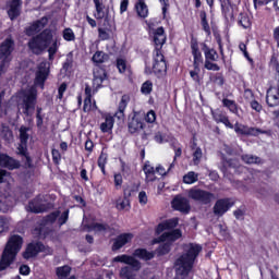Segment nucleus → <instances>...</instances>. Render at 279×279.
Wrapping results in <instances>:
<instances>
[{
    "instance_id": "1",
    "label": "nucleus",
    "mask_w": 279,
    "mask_h": 279,
    "mask_svg": "<svg viewBox=\"0 0 279 279\" xmlns=\"http://www.w3.org/2000/svg\"><path fill=\"white\" fill-rule=\"evenodd\" d=\"M183 250L185 253L174 263L175 279H191L189 278V274L191 269H193L195 258H197L199 252H202V245L190 243L185 244Z\"/></svg>"
},
{
    "instance_id": "2",
    "label": "nucleus",
    "mask_w": 279,
    "mask_h": 279,
    "mask_svg": "<svg viewBox=\"0 0 279 279\" xmlns=\"http://www.w3.org/2000/svg\"><path fill=\"white\" fill-rule=\"evenodd\" d=\"M154 43H155V51H154V63L153 71L156 75H162L167 73V60H165V54H162V45L167 43V35H165V28L158 27L154 33Z\"/></svg>"
},
{
    "instance_id": "3",
    "label": "nucleus",
    "mask_w": 279,
    "mask_h": 279,
    "mask_svg": "<svg viewBox=\"0 0 279 279\" xmlns=\"http://www.w3.org/2000/svg\"><path fill=\"white\" fill-rule=\"evenodd\" d=\"M21 247H23V238L21 235H12L7 243L0 259V271H5V269L14 263L16 254L21 252Z\"/></svg>"
},
{
    "instance_id": "4",
    "label": "nucleus",
    "mask_w": 279,
    "mask_h": 279,
    "mask_svg": "<svg viewBox=\"0 0 279 279\" xmlns=\"http://www.w3.org/2000/svg\"><path fill=\"white\" fill-rule=\"evenodd\" d=\"M113 263H123L126 266H123L119 276L121 279H135L137 271H141L143 265L136 257L132 255H118L113 258Z\"/></svg>"
},
{
    "instance_id": "5",
    "label": "nucleus",
    "mask_w": 279,
    "mask_h": 279,
    "mask_svg": "<svg viewBox=\"0 0 279 279\" xmlns=\"http://www.w3.org/2000/svg\"><path fill=\"white\" fill-rule=\"evenodd\" d=\"M38 97V92L36 88L31 87L29 89L22 93L17 104L19 110H22L25 117H32L34 110H36V99Z\"/></svg>"
},
{
    "instance_id": "6",
    "label": "nucleus",
    "mask_w": 279,
    "mask_h": 279,
    "mask_svg": "<svg viewBox=\"0 0 279 279\" xmlns=\"http://www.w3.org/2000/svg\"><path fill=\"white\" fill-rule=\"evenodd\" d=\"M51 40H53L51 31L45 29L28 43V47L33 53H43L51 45Z\"/></svg>"
},
{
    "instance_id": "7",
    "label": "nucleus",
    "mask_w": 279,
    "mask_h": 279,
    "mask_svg": "<svg viewBox=\"0 0 279 279\" xmlns=\"http://www.w3.org/2000/svg\"><path fill=\"white\" fill-rule=\"evenodd\" d=\"M181 236L182 231H180V229H175L171 232H165L157 240H155V243H163L157 248V254L159 256H165V254H169V252H171V243H173V241H178V239H180Z\"/></svg>"
},
{
    "instance_id": "8",
    "label": "nucleus",
    "mask_w": 279,
    "mask_h": 279,
    "mask_svg": "<svg viewBox=\"0 0 279 279\" xmlns=\"http://www.w3.org/2000/svg\"><path fill=\"white\" fill-rule=\"evenodd\" d=\"M19 132L20 144L17 146V155L22 156L25 167H32V157H29V151L27 150V141H29V132H32V129L21 126Z\"/></svg>"
},
{
    "instance_id": "9",
    "label": "nucleus",
    "mask_w": 279,
    "mask_h": 279,
    "mask_svg": "<svg viewBox=\"0 0 279 279\" xmlns=\"http://www.w3.org/2000/svg\"><path fill=\"white\" fill-rule=\"evenodd\" d=\"M187 197L197 202V204H203L208 206V204L215 202V195L206 190L199 187H192L187 191Z\"/></svg>"
},
{
    "instance_id": "10",
    "label": "nucleus",
    "mask_w": 279,
    "mask_h": 279,
    "mask_svg": "<svg viewBox=\"0 0 279 279\" xmlns=\"http://www.w3.org/2000/svg\"><path fill=\"white\" fill-rule=\"evenodd\" d=\"M50 208L51 204L47 202L45 196L39 195L28 203L26 210H29V213H35L36 215H38L40 213H47V210H49Z\"/></svg>"
},
{
    "instance_id": "11",
    "label": "nucleus",
    "mask_w": 279,
    "mask_h": 279,
    "mask_svg": "<svg viewBox=\"0 0 279 279\" xmlns=\"http://www.w3.org/2000/svg\"><path fill=\"white\" fill-rule=\"evenodd\" d=\"M232 206H234V201H232V198H220L214 205V215L216 217H223Z\"/></svg>"
},
{
    "instance_id": "12",
    "label": "nucleus",
    "mask_w": 279,
    "mask_h": 279,
    "mask_svg": "<svg viewBox=\"0 0 279 279\" xmlns=\"http://www.w3.org/2000/svg\"><path fill=\"white\" fill-rule=\"evenodd\" d=\"M47 75H49V64L47 62L39 63L35 78L36 86L45 88V81L47 80Z\"/></svg>"
},
{
    "instance_id": "13",
    "label": "nucleus",
    "mask_w": 279,
    "mask_h": 279,
    "mask_svg": "<svg viewBox=\"0 0 279 279\" xmlns=\"http://www.w3.org/2000/svg\"><path fill=\"white\" fill-rule=\"evenodd\" d=\"M172 208L179 210L180 213L189 214L191 211V203H189L186 197L175 196L172 201Z\"/></svg>"
},
{
    "instance_id": "14",
    "label": "nucleus",
    "mask_w": 279,
    "mask_h": 279,
    "mask_svg": "<svg viewBox=\"0 0 279 279\" xmlns=\"http://www.w3.org/2000/svg\"><path fill=\"white\" fill-rule=\"evenodd\" d=\"M234 132L236 134H242L244 136H258V134H265V132L260 129L250 128L247 125L235 123Z\"/></svg>"
},
{
    "instance_id": "15",
    "label": "nucleus",
    "mask_w": 279,
    "mask_h": 279,
    "mask_svg": "<svg viewBox=\"0 0 279 279\" xmlns=\"http://www.w3.org/2000/svg\"><path fill=\"white\" fill-rule=\"evenodd\" d=\"M14 51V39L8 37L0 44V58H12Z\"/></svg>"
},
{
    "instance_id": "16",
    "label": "nucleus",
    "mask_w": 279,
    "mask_h": 279,
    "mask_svg": "<svg viewBox=\"0 0 279 279\" xmlns=\"http://www.w3.org/2000/svg\"><path fill=\"white\" fill-rule=\"evenodd\" d=\"M48 23L49 20L47 17H41L40 20L35 21L25 29L26 36H34V34H38V32L45 29Z\"/></svg>"
},
{
    "instance_id": "17",
    "label": "nucleus",
    "mask_w": 279,
    "mask_h": 279,
    "mask_svg": "<svg viewBox=\"0 0 279 279\" xmlns=\"http://www.w3.org/2000/svg\"><path fill=\"white\" fill-rule=\"evenodd\" d=\"M0 167H4L12 171L14 169H19V167H21V162L5 154H0Z\"/></svg>"
},
{
    "instance_id": "18",
    "label": "nucleus",
    "mask_w": 279,
    "mask_h": 279,
    "mask_svg": "<svg viewBox=\"0 0 279 279\" xmlns=\"http://www.w3.org/2000/svg\"><path fill=\"white\" fill-rule=\"evenodd\" d=\"M45 250V245L43 243H32L27 246L26 251L23 254V257L27 259L34 258V256H37L39 252H43Z\"/></svg>"
},
{
    "instance_id": "19",
    "label": "nucleus",
    "mask_w": 279,
    "mask_h": 279,
    "mask_svg": "<svg viewBox=\"0 0 279 279\" xmlns=\"http://www.w3.org/2000/svg\"><path fill=\"white\" fill-rule=\"evenodd\" d=\"M21 5H23V2L21 0H11L9 2L8 15L11 21H14V19L21 16Z\"/></svg>"
},
{
    "instance_id": "20",
    "label": "nucleus",
    "mask_w": 279,
    "mask_h": 279,
    "mask_svg": "<svg viewBox=\"0 0 279 279\" xmlns=\"http://www.w3.org/2000/svg\"><path fill=\"white\" fill-rule=\"evenodd\" d=\"M145 128V122H143V119H141L137 116H134L130 121H129V132L131 134H136V132H141Z\"/></svg>"
},
{
    "instance_id": "21",
    "label": "nucleus",
    "mask_w": 279,
    "mask_h": 279,
    "mask_svg": "<svg viewBox=\"0 0 279 279\" xmlns=\"http://www.w3.org/2000/svg\"><path fill=\"white\" fill-rule=\"evenodd\" d=\"M128 104H130V97L125 95L122 96L119 102L118 111L114 114L116 119H118L119 121H123L125 119L124 112H125V109L128 108Z\"/></svg>"
},
{
    "instance_id": "22",
    "label": "nucleus",
    "mask_w": 279,
    "mask_h": 279,
    "mask_svg": "<svg viewBox=\"0 0 279 279\" xmlns=\"http://www.w3.org/2000/svg\"><path fill=\"white\" fill-rule=\"evenodd\" d=\"M132 239H134V234L132 233L120 234L113 243V250H121V247H123L124 245H128V243H130Z\"/></svg>"
},
{
    "instance_id": "23",
    "label": "nucleus",
    "mask_w": 279,
    "mask_h": 279,
    "mask_svg": "<svg viewBox=\"0 0 279 279\" xmlns=\"http://www.w3.org/2000/svg\"><path fill=\"white\" fill-rule=\"evenodd\" d=\"M14 206V198L10 195L0 194V213H8Z\"/></svg>"
},
{
    "instance_id": "24",
    "label": "nucleus",
    "mask_w": 279,
    "mask_h": 279,
    "mask_svg": "<svg viewBox=\"0 0 279 279\" xmlns=\"http://www.w3.org/2000/svg\"><path fill=\"white\" fill-rule=\"evenodd\" d=\"M191 49L194 58V63H193L194 69L198 71L199 65L202 64V62H204V59L202 58V52L199 51V46H197V43H192Z\"/></svg>"
},
{
    "instance_id": "25",
    "label": "nucleus",
    "mask_w": 279,
    "mask_h": 279,
    "mask_svg": "<svg viewBox=\"0 0 279 279\" xmlns=\"http://www.w3.org/2000/svg\"><path fill=\"white\" fill-rule=\"evenodd\" d=\"M107 77L106 70L97 69L94 71V86H96V88H101V84H104V81H106Z\"/></svg>"
},
{
    "instance_id": "26",
    "label": "nucleus",
    "mask_w": 279,
    "mask_h": 279,
    "mask_svg": "<svg viewBox=\"0 0 279 279\" xmlns=\"http://www.w3.org/2000/svg\"><path fill=\"white\" fill-rule=\"evenodd\" d=\"M266 104H268L270 108H276V106H279V78H278V92L274 94L271 93V90H268L266 95Z\"/></svg>"
},
{
    "instance_id": "27",
    "label": "nucleus",
    "mask_w": 279,
    "mask_h": 279,
    "mask_svg": "<svg viewBox=\"0 0 279 279\" xmlns=\"http://www.w3.org/2000/svg\"><path fill=\"white\" fill-rule=\"evenodd\" d=\"M177 226H178V218L166 220L165 222L158 225L157 233L160 234V232H165V230H173V228H175Z\"/></svg>"
},
{
    "instance_id": "28",
    "label": "nucleus",
    "mask_w": 279,
    "mask_h": 279,
    "mask_svg": "<svg viewBox=\"0 0 279 279\" xmlns=\"http://www.w3.org/2000/svg\"><path fill=\"white\" fill-rule=\"evenodd\" d=\"M95 8H96V14L95 17L98 20L106 19L107 12H106V5H104V2L101 0H93Z\"/></svg>"
},
{
    "instance_id": "29",
    "label": "nucleus",
    "mask_w": 279,
    "mask_h": 279,
    "mask_svg": "<svg viewBox=\"0 0 279 279\" xmlns=\"http://www.w3.org/2000/svg\"><path fill=\"white\" fill-rule=\"evenodd\" d=\"M135 9L137 15L141 19H147V16L149 15V9L147 8V4L143 0H138V2L135 4Z\"/></svg>"
},
{
    "instance_id": "30",
    "label": "nucleus",
    "mask_w": 279,
    "mask_h": 279,
    "mask_svg": "<svg viewBox=\"0 0 279 279\" xmlns=\"http://www.w3.org/2000/svg\"><path fill=\"white\" fill-rule=\"evenodd\" d=\"M213 117L215 119L216 123H223V125H226V128H230L231 130L234 128V125H232V123H230V120L228 119V117H226V114L216 111L213 113Z\"/></svg>"
},
{
    "instance_id": "31",
    "label": "nucleus",
    "mask_w": 279,
    "mask_h": 279,
    "mask_svg": "<svg viewBox=\"0 0 279 279\" xmlns=\"http://www.w3.org/2000/svg\"><path fill=\"white\" fill-rule=\"evenodd\" d=\"M133 256L141 258L142 260H151V258H154V252H148L145 248H136Z\"/></svg>"
},
{
    "instance_id": "32",
    "label": "nucleus",
    "mask_w": 279,
    "mask_h": 279,
    "mask_svg": "<svg viewBox=\"0 0 279 279\" xmlns=\"http://www.w3.org/2000/svg\"><path fill=\"white\" fill-rule=\"evenodd\" d=\"M110 226L107 223L94 222L88 226V232H108Z\"/></svg>"
},
{
    "instance_id": "33",
    "label": "nucleus",
    "mask_w": 279,
    "mask_h": 279,
    "mask_svg": "<svg viewBox=\"0 0 279 279\" xmlns=\"http://www.w3.org/2000/svg\"><path fill=\"white\" fill-rule=\"evenodd\" d=\"M205 48V62H217L219 59V54H217V51L215 49H210L204 45Z\"/></svg>"
},
{
    "instance_id": "34",
    "label": "nucleus",
    "mask_w": 279,
    "mask_h": 279,
    "mask_svg": "<svg viewBox=\"0 0 279 279\" xmlns=\"http://www.w3.org/2000/svg\"><path fill=\"white\" fill-rule=\"evenodd\" d=\"M114 128V118L107 116L105 122L100 124L101 132H110Z\"/></svg>"
},
{
    "instance_id": "35",
    "label": "nucleus",
    "mask_w": 279,
    "mask_h": 279,
    "mask_svg": "<svg viewBox=\"0 0 279 279\" xmlns=\"http://www.w3.org/2000/svg\"><path fill=\"white\" fill-rule=\"evenodd\" d=\"M239 25L244 29H250L252 27V20H250V15L245 13H241L239 15Z\"/></svg>"
},
{
    "instance_id": "36",
    "label": "nucleus",
    "mask_w": 279,
    "mask_h": 279,
    "mask_svg": "<svg viewBox=\"0 0 279 279\" xmlns=\"http://www.w3.org/2000/svg\"><path fill=\"white\" fill-rule=\"evenodd\" d=\"M222 104L225 108H228V110H230V112H232L233 114H239V106H236V102L234 100L225 98L222 99Z\"/></svg>"
},
{
    "instance_id": "37",
    "label": "nucleus",
    "mask_w": 279,
    "mask_h": 279,
    "mask_svg": "<svg viewBox=\"0 0 279 279\" xmlns=\"http://www.w3.org/2000/svg\"><path fill=\"white\" fill-rule=\"evenodd\" d=\"M56 274L59 279H66L71 275V267L70 266H61L56 269Z\"/></svg>"
},
{
    "instance_id": "38",
    "label": "nucleus",
    "mask_w": 279,
    "mask_h": 279,
    "mask_svg": "<svg viewBox=\"0 0 279 279\" xmlns=\"http://www.w3.org/2000/svg\"><path fill=\"white\" fill-rule=\"evenodd\" d=\"M197 180H199V174L194 171H190L183 177L184 184H195Z\"/></svg>"
},
{
    "instance_id": "39",
    "label": "nucleus",
    "mask_w": 279,
    "mask_h": 279,
    "mask_svg": "<svg viewBox=\"0 0 279 279\" xmlns=\"http://www.w3.org/2000/svg\"><path fill=\"white\" fill-rule=\"evenodd\" d=\"M10 62H12V58L0 57V75L8 73Z\"/></svg>"
},
{
    "instance_id": "40",
    "label": "nucleus",
    "mask_w": 279,
    "mask_h": 279,
    "mask_svg": "<svg viewBox=\"0 0 279 279\" xmlns=\"http://www.w3.org/2000/svg\"><path fill=\"white\" fill-rule=\"evenodd\" d=\"M242 160L246 165H260V157L253 155H242Z\"/></svg>"
},
{
    "instance_id": "41",
    "label": "nucleus",
    "mask_w": 279,
    "mask_h": 279,
    "mask_svg": "<svg viewBox=\"0 0 279 279\" xmlns=\"http://www.w3.org/2000/svg\"><path fill=\"white\" fill-rule=\"evenodd\" d=\"M58 217H60V211H53L50 215L46 216L44 218V225L45 226H49L51 223H56V220L58 219Z\"/></svg>"
},
{
    "instance_id": "42",
    "label": "nucleus",
    "mask_w": 279,
    "mask_h": 279,
    "mask_svg": "<svg viewBox=\"0 0 279 279\" xmlns=\"http://www.w3.org/2000/svg\"><path fill=\"white\" fill-rule=\"evenodd\" d=\"M93 62L96 64H102L105 60H108V54L104 53L102 51H97L92 58Z\"/></svg>"
},
{
    "instance_id": "43",
    "label": "nucleus",
    "mask_w": 279,
    "mask_h": 279,
    "mask_svg": "<svg viewBox=\"0 0 279 279\" xmlns=\"http://www.w3.org/2000/svg\"><path fill=\"white\" fill-rule=\"evenodd\" d=\"M151 90H154V83H151V81H146L145 83H143L141 87V93L143 95H150Z\"/></svg>"
},
{
    "instance_id": "44",
    "label": "nucleus",
    "mask_w": 279,
    "mask_h": 279,
    "mask_svg": "<svg viewBox=\"0 0 279 279\" xmlns=\"http://www.w3.org/2000/svg\"><path fill=\"white\" fill-rule=\"evenodd\" d=\"M71 69H73V54L69 53L65 62L63 63L62 71H64V73H69Z\"/></svg>"
},
{
    "instance_id": "45",
    "label": "nucleus",
    "mask_w": 279,
    "mask_h": 279,
    "mask_svg": "<svg viewBox=\"0 0 279 279\" xmlns=\"http://www.w3.org/2000/svg\"><path fill=\"white\" fill-rule=\"evenodd\" d=\"M221 8L226 19H232V16H234V13L232 12V5L228 3H222Z\"/></svg>"
},
{
    "instance_id": "46",
    "label": "nucleus",
    "mask_w": 279,
    "mask_h": 279,
    "mask_svg": "<svg viewBox=\"0 0 279 279\" xmlns=\"http://www.w3.org/2000/svg\"><path fill=\"white\" fill-rule=\"evenodd\" d=\"M107 162H108V155L102 153L98 158V167L101 169L102 173H106Z\"/></svg>"
},
{
    "instance_id": "47",
    "label": "nucleus",
    "mask_w": 279,
    "mask_h": 279,
    "mask_svg": "<svg viewBox=\"0 0 279 279\" xmlns=\"http://www.w3.org/2000/svg\"><path fill=\"white\" fill-rule=\"evenodd\" d=\"M10 228V218L0 217V234L7 232Z\"/></svg>"
},
{
    "instance_id": "48",
    "label": "nucleus",
    "mask_w": 279,
    "mask_h": 279,
    "mask_svg": "<svg viewBox=\"0 0 279 279\" xmlns=\"http://www.w3.org/2000/svg\"><path fill=\"white\" fill-rule=\"evenodd\" d=\"M63 38L68 43H71V41L75 40V33H73V29H71V28H65L63 31Z\"/></svg>"
},
{
    "instance_id": "49",
    "label": "nucleus",
    "mask_w": 279,
    "mask_h": 279,
    "mask_svg": "<svg viewBox=\"0 0 279 279\" xmlns=\"http://www.w3.org/2000/svg\"><path fill=\"white\" fill-rule=\"evenodd\" d=\"M117 208H118V210H125V209L130 208V199L123 198L121 201H118Z\"/></svg>"
},
{
    "instance_id": "50",
    "label": "nucleus",
    "mask_w": 279,
    "mask_h": 279,
    "mask_svg": "<svg viewBox=\"0 0 279 279\" xmlns=\"http://www.w3.org/2000/svg\"><path fill=\"white\" fill-rule=\"evenodd\" d=\"M202 148L197 147L193 153V162L194 165H199V161L202 160Z\"/></svg>"
},
{
    "instance_id": "51",
    "label": "nucleus",
    "mask_w": 279,
    "mask_h": 279,
    "mask_svg": "<svg viewBox=\"0 0 279 279\" xmlns=\"http://www.w3.org/2000/svg\"><path fill=\"white\" fill-rule=\"evenodd\" d=\"M210 80L214 82V84H217V86H223V75L222 74H215L210 76Z\"/></svg>"
},
{
    "instance_id": "52",
    "label": "nucleus",
    "mask_w": 279,
    "mask_h": 279,
    "mask_svg": "<svg viewBox=\"0 0 279 279\" xmlns=\"http://www.w3.org/2000/svg\"><path fill=\"white\" fill-rule=\"evenodd\" d=\"M117 69L119 70V73H125V69H128V63L123 59L117 60Z\"/></svg>"
},
{
    "instance_id": "53",
    "label": "nucleus",
    "mask_w": 279,
    "mask_h": 279,
    "mask_svg": "<svg viewBox=\"0 0 279 279\" xmlns=\"http://www.w3.org/2000/svg\"><path fill=\"white\" fill-rule=\"evenodd\" d=\"M48 52H49V60H53V56L58 53V43L54 41L48 49Z\"/></svg>"
},
{
    "instance_id": "54",
    "label": "nucleus",
    "mask_w": 279,
    "mask_h": 279,
    "mask_svg": "<svg viewBox=\"0 0 279 279\" xmlns=\"http://www.w3.org/2000/svg\"><path fill=\"white\" fill-rule=\"evenodd\" d=\"M145 121L147 123H155L156 122V111H154V110L148 111L145 117Z\"/></svg>"
},
{
    "instance_id": "55",
    "label": "nucleus",
    "mask_w": 279,
    "mask_h": 279,
    "mask_svg": "<svg viewBox=\"0 0 279 279\" xmlns=\"http://www.w3.org/2000/svg\"><path fill=\"white\" fill-rule=\"evenodd\" d=\"M205 69H207V71H219L221 68H219L217 63L205 61Z\"/></svg>"
},
{
    "instance_id": "56",
    "label": "nucleus",
    "mask_w": 279,
    "mask_h": 279,
    "mask_svg": "<svg viewBox=\"0 0 279 279\" xmlns=\"http://www.w3.org/2000/svg\"><path fill=\"white\" fill-rule=\"evenodd\" d=\"M83 110L84 112H90V110H93V101L90 98L85 97Z\"/></svg>"
},
{
    "instance_id": "57",
    "label": "nucleus",
    "mask_w": 279,
    "mask_h": 279,
    "mask_svg": "<svg viewBox=\"0 0 279 279\" xmlns=\"http://www.w3.org/2000/svg\"><path fill=\"white\" fill-rule=\"evenodd\" d=\"M250 104H251V108L253 110H255V112H262V110H263V105L262 104H259L256 100H251Z\"/></svg>"
},
{
    "instance_id": "58",
    "label": "nucleus",
    "mask_w": 279,
    "mask_h": 279,
    "mask_svg": "<svg viewBox=\"0 0 279 279\" xmlns=\"http://www.w3.org/2000/svg\"><path fill=\"white\" fill-rule=\"evenodd\" d=\"M138 202L142 206H145L147 204V193H145V191L140 192Z\"/></svg>"
},
{
    "instance_id": "59",
    "label": "nucleus",
    "mask_w": 279,
    "mask_h": 279,
    "mask_svg": "<svg viewBox=\"0 0 279 279\" xmlns=\"http://www.w3.org/2000/svg\"><path fill=\"white\" fill-rule=\"evenodd\" d=\"M100 40H108L110 38V34L104 28L98 29Z\"/></svg>"
},
{
    "instance_id": "60",
    "label": "nucleus",
    "mask_w": 279,
    "mask_h": 279,
    "mask_svg": "<svg viewBox=\"0 0 279 279\" xmlns=\"http://www.w3.org/2000/svg\"><path fill=\"white\" fill-rule=\"evenodd\" d=\"M66 221H69V210L63 211L59 218L60 226H64V223H66Z\"/></svg>"
},
{
    "instance_id": "61",
    "label": "nucleus",
    "mask_w": 279,
    "mask_h": 279,
    "mask_svg": "<svg viewBox=\"0 0 279 279\" xmlns=\"http://www.w3.org/2000/svg\"><path fill=\"white\" fill-rule=\"evenodd\" d=\"M244 98L246 99V101L254 100V92H252V89L250 88L244 89Z\"/></svg>"
},
{
    "instance_id": "62",
    "label": "nucleus",
    "mask_w": 279,
    "mask_h": 279,
    "mask_svg": "<svg viewBox=\"0 0 279 279\" xmlns=\"http://www.w3.org/2000/svg\"><path fill=\"white\" fill-rule=\"evenodd\" d=\"M190 75L194 82L199 83V68L198 70L194 69V71H190Z\"/></svg>"
},
{
    "instance_id": "63",
    "label": "nucleus",
    "mask_w": 279,
    "mask_h": 279,
    "mask_svg": "<svg viewBox=\"0 0 279 279\" xmlns=\"http://www.w3.org/2000/svg\"><path fill=\"white\" fill-rule=\"evenodd\" d=\"M235 219H243L245 217V209H236L233 211Z\"/></svg>"
},
{
    "instance_id": "64",
    "label": "nucleus",
    "mask_w": 279,
    "mask_h": 279,
    "mask_svg": "<svg viewBox=\"0 0 279 279\" xmlns=\"http://www.w3.org/2000/svg\"><path fill=\"white\" fill-rule=\"evenodd\" d=\"M272 36H274L275 41L277 43V47L279 48V26H277L274 29Z\"/></svg>"
}]
</instances>
